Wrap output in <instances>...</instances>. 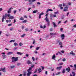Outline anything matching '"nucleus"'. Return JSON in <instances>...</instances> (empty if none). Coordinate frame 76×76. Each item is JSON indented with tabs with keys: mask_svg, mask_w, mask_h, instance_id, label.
I'll list each match as a JSON object with an SVG mask.
<instances>
[{
	"mask_svg": "<svg viewBox=\"0 0 76 76\" xmlns=\"http://www.w3.org/2000/svg\"><path fill=\"white\" fill-rule=\"evenodd\" d=\"M12 63H15L16 62V61H17L18 60V57H13L12 58Z\"/></svg>",
	"mask_w": 76,
	"mask_h": 76,
	"instance_id": "obj_1",
	"label": "nucleus"
},
{
	"mask_svg": "<svg viewBox=\"0 0 76 76\" xmlns=\"http://www.w3.org/2000/svg\"><path fill=\"white\" fill-rule=\"evenodd\" d=\"M45 20L47 22L48 25V26H50V22L49 21V19H48V17H46L45 18Z\"/></svg>",
	"mask_w": 76,
	"mask_h": 76,
	"instance_id": "obj_2",
	"label": "nucleus"
},
{
	"mask_svg": "<svg viewBox=\"0 0 76 76\" xmlns=\"http://www.w3.org/2000/svg\"><path fill=\"white\" fill-rule=\"evenodd\" d=\"M7 14H5L3 16L2 22H3V21H4V19H6V18H7Z\"/></svg>",
	"mask_w": 76,
	"mask_h": 76,
	"instance_id": "obj_3",
	"label": "nucleus"
},
{
	"mask_svg": "<svg viewBox=\"0 0 76 76\" xmlns=\"http://www.w3.org/2000/svg\"><path fill=\"white\" fill-rule=\"evenodd\" d=\"M0 69V71H2L4 73H6V71L5 70H6V68L5 67L4 68H1Z\"/></svg>",
	"mask_w": 76,
	"mask_h": 76,
	"instance_id": "obj_4",
	"label": "nucleus"
},
{
	"mask_svg": "<svg viewBox=\"0 0 76 76\" xmlns=\"http://www.w3.org/2000/svg\"><path fill=\"white\" fill-rule=\"evenodd\" d=\"M68 8H69L67 7H65L64 10V12H67V11H68Z\"/></svg>",
	"mask_w": 76,
	"mask_h": 76,
	"instance_id": "obj_5",
	"label": "nucleus"
},
{
	"mask_svg": "<svg viewBox=\"0 0 76 76\" xmlns=\"http://www.w3.org/2000/svg\"><path fill=\"white\" fill-rule=\"evenodd\" d=\"M72 73L73 75H72V74L70 73V76H75V75H76V73H75V72H72Z\"/></svg>",
	"mask_w": 76,
	"mask_h": 76,
	"instance_id": "obj_6",
	"label": "nucleus"
},
{
	"mask_svg": "<svg viewBox=\"0 0 76 76\" xmlns=\"http://www.w3.org/2000/svg\"><path fill=\"white\" fill-rule=\"evenodd\" d=\"M53 12V10L49 8L48 9L47 11H46V13H47L48 12Z\"/></svg>",
	"mask_w": 76,
	"mask_h": 76,
	"instance_id": "obj_7",
	"label": "nucleus"
},
{
	"mask_svg": "<svg viewBox=\"0 0 76 76\" xmlns=\"http://www.w3.org/2000/svg\"><path fill=\"white\" fill-rule=\"evenodd\" d=\"M27 64H32V62L29 60H28L27 62Z\"/></svg>",
	"mask_w": 76,
	"mask_h": 76,
	"instance_id": "obj_8",
	"label": "nucleus"
},
{
	"mask_svg": "<svg viewBox=\"0 0 76 76\" xmlns=\"http://www.w3.org/2000/svg\"><path fill=\"white\" fill-rule=\"evenodd\" d=\"M44 15L43 12H42L39 15V19H40L41 18V15Z\"/></svg>",
	"mask_w": 76,
	"mask_h": 76,
	"instance_id": "obj_9",
	"label": "nucleus"
},
{
	"mask_svg": "<svg viewBox=\"0 0 76 76\" xmlns=\"http://www.w3.org/2000/svg\"><path fill=\"white\" fill-rule=\"evenodd\" d=\"M14 18H15V17L13 16H10L9 17V19H14Z\"/></svg>",
	"mask_w": 76,
	"mask_h": 76,
	"instance_id": "obj_10",
	"label": "nucleus"
},
{
	"mask_svg": "<svg viewBox=\"0 0 76 76\" xmlns=\"http://www.w3.org/2000/svg\"><path fill=\"white\" fill-rule=\"evenodd\" d=\"M66 70L68 72H69L70 70V67H69L68 68H66Z\"/></svg>",
	"mask_w": 76,
	"mask_h": 76,
	"instance_id": "obj_11",
	"label": "nucleus"
},
{
	"mask_svg": "<svg viewBox=\"0 0 76 76\" xmlns=\"http://www.w3.org/2000/svg\"><path fill=\"white\" fill-rule=\"evenodd\" d=\"M62 68V66H60L59 67H57L56 68V69L57 70H61V69Z\"/></svg>",
	"mask_w": 76,
	"mask_h": 76,
	"instance_id": "obj_12",
	"label": "nucleus"
},
{
	"mask_svg": "<svg viewBox=\"0 0 76 76\" xmlns=\"http://www.w3.org/2000/svg\"><path fill=\"white\" fill-rule=\"evenodd\" d=\"M53 25L54 28H56V27H57V25H56V23H55L54 22H53Z\"/></svg>",
	"mask_w": 76,
	"mask_h": 76,
	"instance_id": "obj_13",
	"label": "nucleus"
},
{
	"mask_svg": "<svg viewBox=\"0 0 76 76\" xmlns=\"http://www.w3.org/2000/svg\"><path fill=\"white\" fill-rule=\"evenodd\" d=\"M17 54L18 55H22V54H23V53L17 52Z\"/></svg>",
	"mask_w": 76,
	"mask_h": 76,
	"instance_id": "obj_14",
	"label": "nucleus"
},
{
	"mask_svg": "<svg viewBox=\"0 0 76 76\" xmlns=\"http://www.w3.org/2000/svg\"><path fill=\"white\" fill-rule=\"evenodd\" d=\"M70 54H72V55H73V56H75V53H73V51H71L70 53Z\"/></svg>",
	"mask_w": 76,
	"mask_h": 76,
	"instance_id": "obj_15",
	"label": "nucleus"
},
{
	"mask_svg": "<svg viewBox=\"0 0 76 76\" xmlns=\"http://www.w3.org/2000/svg\"><path fill=\"white\" fill-rule=\"evenodd\" d=\"M52 59H54L56 58V55L54 54L53 55V56L52 57Z\"/></svg>",
	"mask_w": 76,
	"mask_h": 76,
	"instance_id": "obj_16",
	"label": "nucleus"
},
{
	"mask_svg": "<svg viewBox=\"0 0 76 76\" xmlns=\"http://www.w3.org/2000/svg\"><path fill=\"white\" fill-rule=\"evenodd\" d=\"M7 55H10V54H13V52H8L7 54Z\"/></svg>",
	"mask_w": 76,
	"mask_h": 76,
	"instance_id": "obj_17",
	"label": "nucleus"
},
{
	"mask_svg": "<svg viewBox=\"0 0 76 76\" xmlns=\"http://www.w3.org/2000/svg\"><path fill=\"white\" fill-rule=\"evenodd\" d=\"M38 71H39L38 73H40V72H41V68H39L38 69Z\"/></svg>",
	"mask_w": 76,
	"mask_h": 76,
	"instance_id": "obj_18",
	"label": "nucleus"
},
{
	"mask_svg": "<svg viewBox=\"0 0 76 76\" xmlns=\"http://www.w3.org/2000/svg\"><path fill=\"white\" fill-rule=\"evenodd\" d=\"M66 72V70H65V69H63L62 71V73H65V72Z\"/></svg>",
	"mask_w": 76,
	"mask_h": 76,
	"instance_id": "obj_19",
	"label": "nucleus"
},
{
	"mask_svg": "<svg viewBox=\"0 0 76 76\" xmlns=\"http://www.w3.org/2000/svg\"><path fill=\"white\" fill-rule=\"evenodd\" d=\"M38 11L37 10H34L33 11V13H37Z\"/></svg>",
	"mask_w": 76,
	"mask_h": 76,
	"instance_id": "obj_20",
	"label": "nucleus"
},
{
	"mask_svg": "<svg viewBox=\"0 0 76 76\" xmlns=\"http://www.w3.org/2000/svg\"><path fill=\"white\" fill-rule=\"evenodd\" d=\"M23 76H26V72H24Z\"/></svg>",
	"mask_w": 76,
	"mask_h": 76,
	"instance_id": "obj_21",
	"label": "nucleus"
},
{
	"mask_svg": "<svg viewBox=\"0 0 76 76\" xmlns=\"http://www.w3.org/2000/svg\"><path fill=\"white\" fill-rule=\"evenodd\" d=\"M61 37L62 38H63L65 37V36H64V34H62L61 35Z\"/></svg>",
	"mask_w": 76,
	"mask_h": 76,
	"instance_id": "obj_22",
	"label": "nucleus"
},
{
	"mask_svg": "<svg viewBox=\"0 0 76 76\" xmlns=\"http://www.w3.org/2000/svg\"><path fill=\"white\" fill-rule=\"evenodd\" d=\"M27 22V20H25L22 21L23 23H26Z\"/></svg>",
	"mask_w": 76,
	"mask_h": 76,
	"instance_id": "obj_23",
	"label": "nucleus"
},
{
	"mask_svg": "<svg viewBox=\"0 0 76 76\" xmlns=\"http://www.w3.org/2000/svg\"><path fill=\"white\" fill-rule=\"evenodd\" d=\"M28 1L29 2H30L29 4H32V2H31V0H28Z\"/></svg>",
	"mask_w": 76,
	"mask_h": 76,
	"instance_id": "obj_24",
	"label": "nucleus"
},
{
	"mask_svg": "<svg viewBox=\"0 0 76 76\" xmlns=\"http://www.w3.org/2000/svg\"><path fill=\"white\" fill-rule=\"evenodd\" d=\"M10 67L11 69H13V68H15V66L14 65L11 66Z\"/></svg>",
	"mask_w": 76,
	"mask_h": 76,
	"instance_id": "obj_25",
	"label": "nucleus"
},
{
	"mask_svg": "<svg viewBox=\"0 0 76 76\" xmlns=\"http://www.w3.org/2000/svg\"><path fill=\"white\" fill-rule=\"evenodd\" d=\"M15 40H12L10 41V42H15Z\"/></svg>",
	"mask_w": 76,
	"mask_h": 76,
	"instance_id": "obj_26",
	"label": "nucleus"
},
{
	"mask_svg": "<svg viewBox=\"0 0 76 76\" xmlns=\"http://www.w3.org/2000/svg\"><path fill=\"white\" fill-rule=\"evenodd\" d=\"M20 19L21 20H24V19L23 18V17H21L20 18Z\"/></svg>",
	"mask_w": 76,
	"mask_h": 76,
	"instance_id": "obj_27",
	"label": "nucleus"
},
{
	"mask_svg": "<svg viewBox=\"0 0 76 76\" xmlns=\"http://www.w3.org/2000/svg\"><path fill=\"white\" fill-rule=\"evenodd\" d=\"M32 70V68L31 67H30L28 69V70H27V71H30Z\"/></svg>",
	"mask_w": 76,
	"mask_h": 76,
	"instance_id": "obj_28",
	"label": "nucleus"
},
{
	"mask_svg": "<svg viewBox=\"0 0 76 76\" xmlns=\"http://www.w3.org/2000/svg\"><path fill=\"white\" fill-rule=\"evenodd\" d=\"M18 43H14V45L15 46H16V45H18Z\"/></svg>",
	"mask_w": 76,
	"mask_h": 76,
	"instance_id": "obj_29",
	"label": "nucleus"
},
{
	"mask_svg": "<svg viewBox=\"0 0 76 76\" xmlns=\"http://www.w3.org/2000/svg\"><path fill=\"white\" fill-rule=\"evenodd\" d=\"M59 45H63V43L62 42H60L59 43Z\"/></svg>",
	"mask_w": 76,
	"mask_h": 76,
	"instance_id": "obj_30",
	"label": "nucleus"
},
{
	"mask_svg": "<svg viewBox=\"0 0 76 76\" xmlns=\"http://www.w3.org/2000/svg\"><path fill=\"white\" fill-rule=\"evenodd\" d=\"M28 73L29 74H31V73H32V72L31 71H27Z\"/></svg>",
	"mask_w": 76,
	"mask_h": 76,
	"instance_id": "obj_31",
	"label": "nucleus"
},
{
	"mask_svg": "<svg viewBox=\"0 0 76 76\" xmlns=\"http://www.w3.org/2000/svg\"><path fill=\"white\" fill-rule=\"evenodd\" d=\"M61 72H58V73L56 74V75H60Z\"/></svg>",
	"mask_w": 76,
	"mask_h": 76,
	"instance_id": "obj_32",
	"label": "nucleus"
},
{
	"mask_svg": "<svg viewBox=\"0 0 76 76\" xmlns=\"http://www.w3.org/2000/svg\"><path fill=\"white\" fill-rule=\"evenodd\" d=\"M22 45H23V44H22V43L21 42H20L19 44V45H20V46H22Z\"/></svg>",
	"mask_w": 76,
	"mask_h": 76,
	"instance_id": "obj_33",
	"label": "nucleus"
},
{
	"mask_svg": "<svg viewBox=\"0 0 76 76\" xmlns=\"http://www.w3.org/2000/svg\"><path fill=\"white\" fill-rule=\"evenodd\" d=\"M13 9V8L12 7L10 8V9H9V11H10V12H11V9Z\"/></svg>",
	"mask_w": 76,
	"mask_h": 76,
	"instance_id": "obj_34",
	"label": "nucleus"
},
{
	"mask_svg": "<svg viewBox=\"0 0 76 76\" xmlns=\"http://www.w3.org/2000/svg\"><path fill=\"white\" fill-rule=\"evenodd\" d=\"M74 67L75 68V70H76V64H75L74 65Z\"/></svg>",
	"mask_w": 76,
	"mask_h": 76,
	"instance_id": "obj_35",
	"label": "nucleus"
},
{
	"mask_svg": "<svg viewBox=\"0 0 76 76\" xmlns=\"http://www.w3.org/2000/svg\"><path fill=\"white\" fill-rule=\"evenodd\" d=\"M32 59L34 61H35V58H34V57H32Z\"/></svg>",
	"mask_w": 76,
	"mask_h": 76,
	"instance_id": "obj_36",
	"label": "nucleus"
},
{
	"mask_svg": "<svg viewBox=\"0 0 76 76\" xmlns=\"http://www.w3.org/2000/svg\"><path fill=\"white\" fill-rule=\"evenodd\" d=\"M16 10H15L14 11V14H16Z\"/></svg>",
	"mask_w": 76,
	"mask_h": 76,
	"instance_id": "obj_37",
	"label": "nucleus"
},
{
	"mask_svg": "<svg viewBox=\"0 0 76 76\" xmlns=\"http://www.w3.org/2000/svg\"><path fill=\"white\" fill-rule=\"evenodd\" d=\"M14 22H13V23H15V22H16V19H14Z\"/></svg>",
	"mask_w": 76,
	"mask_h": 76,
	"instance_id": "obj_38",
	"label": "nucleus"
},
{
	"mask_svg": "<svg viewBox=\"0 0 76 76\" xmlns=\"http://www.w3.org/2000/svg\"><path fill=\"white\" fill-rule=\"evenodd\" d=\"M39 49V47H37L36 48V50H38Z\"/></svg>",
	"mask_w": 76,
	"mask_h": 76,
	"instance_id": "obj_39",
	"label": "nucleus"
},
{
	"mask_svg": "<svg viewBox=\"0 0 76 76\" xmlns=\"http://www.w3.org/2000/svg\"><path fill=\"white\" fill-rule=\"evenodd\" d=\"M62 6V4H60L58 5V7H60Z\"/></svg>",
	"mask_w": 76,
	"mask_h": 76,
	"instance_id": "obj_40",
	"label": "nucleus"
},
{
	"mask_svg": "<svg viewBox=\"0 0 76 76\" xmlns=\"http://www.w3.org/2000/svg\"><path fill=\"white\" fill-rule=\"evenodd\" d=\"M35 43V40L34 39V41H33V44H34V43Z\"/></svg>",
	"mask_w": 76,
	"mask_h": 76,
	"instance_id": "obj_41",
	"label": "nucleus"
},
{
	"mask_svg": "<svg viewBox=\"0 0 76 76\" xmlns=\"http://www.w3.org/2000/svg\"><path fill=\"white\" fill-rule=\"evenodd\" d=\"M25 31H29V29L28 28H26L25 29Z\"/></svg>",
	"mask_w": 76,
	"mask_h": 76,
	"instance_id": "obj_42",
	"label": "nucleus"
},
{
	"mask_svg": "<svg viewBox=\"0 0 76 76\" xmlns=\"http://www.w3.org/2000/svg\"><path fill=\"white\" fill-rule=\"evenodd\" d=\"M66 60V59L65 58H63V61H65Z\"/></svg>",
	"mask_w": 76,
	"mask_h": 76,
	"instance_id": "obj_43",
	"label": "nucleus"
},
{
	"mask_svg": "<svg viewBox=\"0 0 76 76\" xmlns=\"http://www.w3.org/2000/svg\"><path fill=\"white\" fill-rule=\"evenodd\" d=\"M20 63H18L17 64V66H20Z\"/></svg>",
	"mask_w": 76,
	"mask_h": 76,
	"instance_id": "obj_44",
	"label": "nucleus"
},
{
	"mask_svg": "<svg viewBox=\"0 0 76 76\" xmlns=\"http://www.w3.org/2000/svg\"><path fill=\"white\" fill-rule=\"evenodd\" d=\"M63 63H60L59 64L60 66H61V65H63Z\"/></svg>",
	"mask_w": 76,
	"mask_h": 76,
	"instance_id": "obj_45",
	"label": "nucleus"
},
{
	"mask_svg": "<svg viewBox=\"0 0 76 76\" xmlns=\"http://www.w3.org/2000/svg\"><path fill=\"white\" fill-rule=\"evenodd\" d=\"M41 67L42 68V70H43L44 69V66H41Z\"/></svg>",
	"mask_w": 76,
	"mask_h": 76,
	"instance_id": "obj_46",
	"label": "nucleus"
},
{
	"mask_svg": "<svg viewBox=\"0 0 76 76\" xmlns=\"http://www.w3.org/2000/svg\"><path fill=\"white\" fill-rule=\"evenodd\" d=\"M38 72V71H37V70H35V71H34V73H37V72Z\"/></svg>",
	"mask_w": 76,
	"mask_h": 76,
	"instance_id": "obj_47",
	"label": "nucleus"
},
{
	"mask_svg": "<svg viewBox=\"0 0 76 76\" xmlns=\"http://www.w3.org/2000/svg\"><path fill=\"white\" fill-rule=\"evenodd\" d=\"M27 75L28 76H30V74H29L28 73L27 74Z\"/></svg>",
	"mask_w": 76,
	"mask_h": 76,
	"instance_id": "obj_48",
	"label": "nucleus"
},
{
	"mask_svg": "<svg viewBox=\"0 0 76 76\" xmlns=\"http://www.w3.org/2000/svg\"><path fill=\"white\" fill-rule=\"evenodd\" d=\"M2 57H6V55H5V54L3 55H2Z\"/></svg>",
	"mask_w": 76,
	"mask_h": 76,
	"instance_id": "obj_49",
	"label": "nucleus"
},
{
	"mask_svg": "<svg viewBox=\"0 0 76 76\" xmlns=\"http://www.w3.org/2000/svg\"><path fill=\"white\" fill-rule=\"evenodd\" d=\"M68 4H69V6H70L72 4L70 2H69L68 3Z\"/></svg>",
	"mask_w": 76,
	"mask_h": 76,
	"instance_id": "obj_50",
	"label": "nucleus"
},
{
	"mask_svg": "<svg viewBox=\"0 0 76 76\" xmlns=\"http://www.w3.org/2000/svg\"><path fill=\"white\" fill-rule=\"evenodd\" d=\"M26 57H29V54H26Z\"/></svg>",
	"mask_w": 76,
	"mask_h": 76,
	"instance_id": "obj_51",
	"label": "nucleus"
},
{
	"mask_svg": "<svg viewBox=\"0 0 76 76\" xmlns=\"http://www.w3.org/2000/svg\"><path fill=\"white\" fill-rule=\"evenodd\" d=\"M7 13H11V11H8Z\"/></svg>",
	"mask_w": 76,
	"mask_h": 76,
	"instance_id": "obj_52",
	"label": "nucleus"
},
{
	"mask_svg": "<svg viewBox=\"0 0 76 76\" xmlns=\"http://www.w3.org/2000/svg\"><path fill=\"white\" fill-rule=\"evenodd\" d=\"M37 4H41V3L39 2H38L37 3Z\"/></svg>",
	"mask_w": 76,
	"mask_h": 76,
	"instance_id": "obj_53",
	"label": "nucleus"
},
{
	"mask_svg": "<svg viewBox=\"0 0 76 76\" xmlns=\"http://www.w3.org/2000/svg\"><path fill=\"white\" fill-rule=\"evenodd\" d=\"M61 53H64V50H62V51H61Z\"/></svg>",
	"mask_w": 76,
	"mask_h": 76,
	"instance_id": "obj_54",
	"label": "nucleus"
},
{
	"mask_svg": "<svg viewBox=\"0 0 76 76\" xmlns=\"http://www.w3.org/2000/svg\"><path fill=\"white\" fill-rule=\"evenodd\" d=\"M53 16V17H57V15H54Z\"/></svg>",
	"mask_w": 76,
	"mask_h": 76,
	"instance_id": "obj_55",
	"label": "nucleus"
},
{
	"mask_svg": "<svg viewBox=\"0 0 76 76\" xmlns=\"http://www.w3.org/2000/svg\"><path fill=\"white\" fill-rule=\"evenodd\" d=\"M60 40H58L57 41V43H59V42L60 43Z\"/></svg>",
	"mask_w": 76,
	"mask_h": 76,
	"instance_id": "obj_56",
	"label": "nucleus"
},
{
	"mask_svg": "<svg viewBox=\"0 0 76 76\" xmlns=\"http://www.w3.org/2000/svg\"><path fill=\"white\" fill-rule=\"evenodd\" d=\"M73 26L74 28H76V24H75Z\"/></svg>",
	"mask_w": 76,
	"mask_h": 76,
	"instance_id": "obj_57",
	"label": "nucleus"
},
{
	"mask_svg": "<svg viewBox=\"0 0 76 76\" xmlns=\"http://www.w3.org/2000/svg\"><path fill=\"white\" fill-rule=\"evenodd\" d=\"M25 34H23V35L22 36H21V37H24V36H25Z\"/></svg>",
	"mask_w": 76,
	"mask_h": 76,
	"instance_id": "obj_58",
	"label": "nucleus"
},
{
	"mask_svg": "<svg viewBox=\"0 0 76 76\" xmlns=\"http://www.w3.org/2000/svg\"><path fill=\"white\" fill-rule=\"evenodd\" d=\"M7 16L8 17H9L10 16V14H7Z\"/></svg>",
	"mask_w": 76,
	"mask_h": 76,
	"instance_id": "obj_59",
	"label": "nucleus"
},
{
	"mask_svg": "<svg viewBox=\"0 0 76 76\" xmlns=\"http://www.w3.org/2000/svg\"><path fill=\"white\" fill-rule=\"evenodd\" d=\"M12 24H10L8 25V26H12Z\"/></svg>",
	"mask_w": 76,
	"mask_h": 76,
	"instance_id": "obj_60",
	"label": "nucleus"
},
{
	"mask_svg": "<svg viewBox=\"0 0 76 76\" xmlns=\"http://www.w3.org/2000/svg\"><path fill=\"white\" fill-rule=\"evenodd\" d=\"M13 28H11L10 29V31H12V30H13Z\"/></svg>",
	"mask_w": 76,
	"mask_h": 76,
	"instance_id": "obj_61",
	"label": "nucleus"
},
{
	"mask_svg": "<svg viewBox=\"0 0 76 76\" xmlns=\"http://www.w3.org/2000/svg\"><path fill=\"white\" fill-rule=\"evenodd\" d=\"M34 67V65H32V66H31V67L32 68L33 67Z\"/></svg>",
	"mask_w": 76,
	"mask_h": 76,
	"instance_id": "obj_62",
	"label": "nucleus"
},
{
	"mask_svg": "<svg viewBox=\"0 0 76 76\" xmlns=\"http://www.w3.org/2000/svg\"><path fill=\"white\" fill-rule=\"evenodd\" d=\"M60 9L61 10H62V9H63V7H60Z\"/></svg>",
	"mask_w": 76,
	"mask_h": 76,
	"instance_id": "obj_63",
	"label": "nucleus"
},
{
	"mask_svg": "<svg viewBox=\"0 0 76 76\" xmlns=\"http://www.w3.org/2000/svg\"><path fill=\"white\" fill-rule=\"evenodd\" d=\"M33 76H38V75L37 74H35L33 75Z\"/></svg>",
	"mask_w": 76,
	"mask_h": 76,
	"instance_id": "obj_64",
	"label": "nucleus"
}]
</instances>
